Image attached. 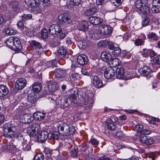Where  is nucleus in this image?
I'll return each mask as SVG.
<instances>
[{
    "label": "nucleus",
    "instance_id": "f257e3e1",
    "mask_svg": "<svg viewBox=\"0 0 160 160\" xmlns=\"http://www.w3.org/2000/svg\"><path fill=\"white\" fill-rule=\"evenodd\" d=\"M58 129L59 133L63 136H70L73 135L75 131L74 127L69 126L66 123H60L58 126Z\"/></svg>",
    "mask_w": 160,
    "mask_h": 160
},
{
    "label": "nucleus",
    "instance_id": "f03ea898",
    "mask_svg": "<svg viewBox=\"0 0 160 160\" xmlns=\"http://www.w3.org/2000/svg\"><path fill=\"white\" fill-rule=\"evenodd\" d=\"M146 3V0H137L136 2L135 6L139 14L145 15L149 12L150 8Z\"/></svg>",
    "mask_w": 160,
    "mask_h": 160
},
{
    "label": "nucleus",
    "instance_id": "7ed1b4c3",
    "mask_svg": "<svg viewBox=\"0 0 160 160\" xmlns=\"http://www.w3.org/2000/svg\"><path fill=\"white\" fill-rule=\"evenodd\" d=\"M25 2L28 6L31 7L32 11L34 13L41 12V10L38 7L39 0H25Z\"/></svg>",
    "mask_w": 160,
    "mask_h": 160
},
{
    "label": "nucleus",
    "instance_id": "20e7f679",
    "mask_svg": "<svg viewBox=\"0 0 160 160\" xmlns=\"http://www.w3.org/2000/svg\"><path fill=\"white\" fill-rule=\"evenodd\" d=\"M58 20L60 24L65 27L72 23L71 17L66 14L62 13L59 15L58 16Z\"/></svg>",
    "mask_w": 160,
    "mask_h": 160
},
{
    "label": "nucleus",
    "instance_id": "39448f33",
    "mask_svg": "<svg viewBox=\"0 0 160 160\" xmlns=\"http://www.w3.org/2000/svg\"><path fill=\"white\" fill-rule=\"evenodd\" d=\"M40 126L37 124H33L28 127L27 132L31 137H34L36 136L39 131H40Z\"/></svg>",
    "mask_w": 160,
    "mask_h": 160
},
{
    "label": "nucleus",
    "instance_id": "423d86ee",
    "mask_svg": "<svg viewBox=\"0 0 160 160\" xmlns=\"http://www.w3.org/2000/svg\"><path fill=\"white\" fill-rule=\"evenodd\" d=\"M104 77L108 79H113L115 77V71L111 67H103Z\"/></svg>",
    "mask_w": 160,
    "mask_h": 160
},
{
    "label": "nucleus",
    "instance_id": "0eeeda50",
    "mask_svg": "<svg viewBox=\"0 0 160 160\" xmlns=\"http://www.w3.org/2000/svg\"><path fill=\"white\" fill-rule=\"evenodd\" d=\"M91 82L93 85L97 88H100L103 86V83L97 75H92L90 77Z\"/></svg>",
    "mask_w": 160,
    "mask_h": 160
},
{
    "label": "nucleus",
    "instance_id": "6e6552de",
    "mask_svg": "<svg viewBox=\"0 0 160 160\" xmlns=\"http://www.w3.org/2000/svg\"><path fill=\"white\" fill-rule=\"evenodd\" d=\"M17 133V130L15 127L5 128L4 129L3 134L8 138H11L15 136Z\"/></svg>",
    "mask_w": 160,
    "mask_h": 160
},
{
    "label": "nucleus",
    "instance_id": "1a4fd4ad",
    "mask_svg": "<svg viewBox=\"0 0 160 160\" xmlns=\"http://www.w3.org/2000/svg\"><path fill=\"white\" fill-rule=\"evenodd\" d=\"M34 120L32 114L29 113L28 114H23L21 116L20 121L23 123H30Z\"/></svg>",
    "mask_w": 160,
    "mask_h": 160
},
{
    "label": "nucleus",
    "instance_id": "9d476101",
    "mask_svg": "<svg viewBox=\"0 0 160 160\" xmlns=\"http://www.w3.org/2000/svg\"><path fill=\"white\" fill-rule=\"evenodd\" d=\"M151 4V10L152 12L157 13L160 12V0H153Z\"/></svg>",
    "mask_w": 160,
    "mask_h": 160
},
{
    "label": "nucleus",
    "instance_id": "9b49d317",
    "mask_svg": "<svg viewBox=\"0 0 160 160\" xmlns=\"http://www.w3.org/2000/svg\"><path fill=\"white\" fill-rule=\"evenodd\" d=\"M82 101L84 104L87 105L88 107L92 105V103L93 102L92 95L90 93L89 95L84 94L82 95Z\"/></svg>",
    "mask_w": 160,
    "mask_h": 160
},
{
    "label": "nucleus",
    "instance_id": "f8f14e48",
    "mask_svg": "<svg viewBox=\"0 0 160 160\" xmlns=\"http://www.w3.org/2000/svg\"><path fill=\"white\" fill-rule=\"evenodd\" d=\"M48 138V132L46 131H42L41 132L39 131L37 135V139L38 142L43 143Z\"/></svg>",
    "mask_w": 160,
    "mask_h": 160
},
{
    "label": "nucleus",
    "instance_id": "ddd939ff",
    "mask_svg": "<svg viewBox=\"0 0 160 160\" xmlns=\"http://www.w3.org/2000/svg\"><path fill=\"white\" fill-rule=\"evenodd\" d=\"M31 45L35 48L38 55L43 53V49L41 44L35 41H33L31 42Z\"/></svg>",
    "mask_w": 160,
    "mask_h": 160
},
{
    "label": "nucleus",
    "instance_id": "4468645a",
    "mask_svg": "<svg viewBox=\"0 0 160 160\" xmlns=\"http://www.w3.org/2000/svg\"><path fill=\"white\" fill-rule=\"evenodd\" d=\"M27 82L26 79L23 78H19L15 84L16 88L18 90L23 89L26 85Z\"/></svg>",
    "mask_w": 160,
    "mask_h": 160
},
{
    "label": "nucleus",
    "instance_id": "2eb2a0df",
    "mask_svg": "<svg viewBox=\"0 0 160 160\" xmlns=\"http://www.w3.org/2000/svg\"><path fill=\"white\" fill-rule=\"evenodd\" d=\"M140 74L143 76H147L152 72L151 69L149 67L144 66L138 70Z\"/></svg>",
    "mask_w": 160,
    "mask_h": 160
},
{
    "label": "nucleus",
    "instance_id": "dca6fc26",
    "mask_svg": "<svg viewBox=\"0 0 160 160\" xmlns=\"http://www.w3.org/2000/svg\"><path fill=\"white\" fill-rule=\"evenodd\" d=\"M88 61V57L84 54L80 55L77 58V63L80 65H83L86 64Z\"/></svg>",
    "mask_w": 160,
    "mask_h": 160
},
{
    "label": "nucleus",
    "instance_id": "f3484780",
    "mask_svg": "<svg viewBox=\"0 0 160 160\" xmlns=\"http://www.w3.org/2000/svg\"><path fill=\"white\" fill-rule=\"evenodd\" d=\"M88 27V22L83 20L79 23L77 28L79 30L85 32L87 30Z\"/></svg>",
    "mask_w": 160,
    "mask_h": 160
},
{
    "label": "nucleus",
    "instance_id": "a211bd4d",
    "mask_svg": "<svg viewBox=\"0 0 160 160\" xmlns=\"http://www.w3.org/2000/svg\"><path fill=\"white\" fill-rule=\"evenodd\" d=\"M12 48V50L17 52H20L22 48V46L20 40L18 38L15 39V43Z\"/></svg>",
    "mask_w": 160,
    "mask_h": 160
},
{
    "label": "nucleus",
    "instance_id": "6ab92c4d",
    "mask_svg": "<svg viewBox=\"0 0 160 160\" xmlns=\"http://www.w3.org/2000/svg\"><path fill=\"white\" fill-rule=\"evenodd\" d=\"M140 140L142 143L148 145H152L154 142L153 139L149 137L148 138L146 136L141 137Z\"/></svg>",
    "mask_w": 160,
    "mask_h": 160
},
{
    "label": "nucleus",
    "instance_id": "aec40b11",
    "mask_svg": "<svg viewBox=\"0 0 160 160\" xmlns=\"http://www.w3.org/2000/svg\"><path fill=\"white\" fill-rule=\"evenodd\" d=\"M89 22L92 24L97 25L103 22V20L98 17L92 16L89 18Z\"/></svg>",
    "mask_w": 160,
    "mask_h": 160
},
{
    "label": "nucleus",
    "instance_id": "412c9836",
    "mask_svg": "<svg viewBox=\"0 0 160 160\" xmlns=\"http://www.w3.org/2000/svg\"><path fill=\"white\" fill-rule=\"evenodd\" d=\"M101 58L103 61L107 62L111 59L112 55L107 52H104L102 53Z\"/></svg>",
    "mask_w": 160,
    "mask_h": 160
},
{
    "label": "nucleus",
    "instance_id": "4be33fe9",
    "mask_svg": "<svg viewBox=\"0 0 160 160\" xmlns=\"http://www.w3.org/2000/svg\"><path fill=\"white\" fill-rule=\"evenodd\" d=\"M19 2L17 1H12L10 5V7L12 11L17 12L19 10Z\"/></svg>",
    "mask_w": 160,
    "mask_h": 160
},
{
    "label": "nucleus",
    "instance_id": "5701e85b",
    "mask_svg": "<svg viewBox=\"0 0 160 160\" xmlns=\"http://www.w3.org/2000/svg\"><path fill=\"white\" fill-rule=\"evenodd\" d=\"M45 114L44 113L37 112L33 114V117L34 118V119L41 121L44 118Z\"/></svg>",
    "mask_w": 160,
    "mask_h": 160
},
{
    "label": "nucleus",
    "instance_id": "b1692460",
    "mask_svg": "<svg viewBox=\"0 0 160 160\" xmlns=\"http://www.w3.org/2000/svg\"><path fill=\"white\" fill-rule=\"evenodd\" d=\"M32 88L34 92L36 93L39 92L42 90V84L39 82H36L32 85Z\"/></svg>",
    "mask_w": 160,
    "mask_h": 160
},
{
    "label": "nucleus",
    "instance_id": "393cba45",
    "mask_svg": "<svg viewBox=\"0 0 160 160\" xmlns=\"http://www.w3.org/2000/svg\"><path fill=\"white\" fill-rule=\"evenodd\" d=\"M16 38L11 37L8 38L6 41V44L12 50V48L15 43V39Z\"/></svg>",
    "mask_w": 160,
    "mask_h": 160
},
{
    "label": "nucleus",
    "instance_id": "a878e982",
    "mask_svg": "<svg viewBox=\"0 0 160 160\" xmlns=\"http://www.w3.org/2000/svg\"><path fill=\"white\" fill-rule=\"evenodd\" d=\"M8 93V90L7 87L3 85H0V97H4Z\"/></svg>",
    "mask_w": 160,
    "mask_h": 160
},
{
    "label": "nucleus",
    "instance_id": "bb28decb",
    "mask_svg": "<svg viewBox=\"0 0 160 160\" xmlns=\"http://www.w3.org/2000/svg\"><path fill=\"white\" fill-rule=\"evenodd\" d=\"M116 77L118 79H122L123 78L124 70L123 68H118L116 70Z\"/></svg>",
    "mask_w": 160,
    "mask_h": 160
},
{
    "label": "nucleus",
    "instance_id": "cd10ccee",
    "mask_svg": "<svg viewBox=\"0 0 160 160\" xmlns=\"http://www.w3.org/2000/svg\"><path fill=\"white\" fill-rule=\"evenodd\" d=\"M88 45V43L86 39H82L79 41L78 42V45L80 48H85Z\"/></svg>",
    "mask_w": 160,
    "mask_h": 160
},
{
    "label": "nucleus",
    "instance_id": "c85d7f7f",
    "mask_svg": "<svg viewBox=\"0 0 160 160\" xmlns=\"http://www.w3.org/2000/svg\"><path fill=\"white\" fill-rule=\"evenodd\" d=\"M97 12V8L94 7L91 8L87 9L84 11L85 14L87 16L93 14Z\"/></svg>",
    "mask_w": 160,
    "mask_h": 160
},
{
    "label": "nucleus",
    "instance_id": "c756f323",
    "mask_svg": "<svg viewBox=\"0 0 160 160\" xmlns=\"http://www.w3.org/2000/svg\"><path fill=\"white\" fill-rule=\"evenodd\" d=\"M48 135L49 139L57 140L59 138V136L58 132H57L50 133L48 134Z\"/></svg>",
    "mask_w": 160,
    "mask_h": 160
},
{
    "label": "nucleus",
    "instance_id": "7c9ffc66",
    "mask_svg": "<svg viewBox=\"0 0 160 160\" xmlns=\"http://www.w3.org/2000/svg\"><path fill=\"white\" fill-rule=\"evenodd\" d=\"M105 35H110L112 34V28L109 25L104 24Z\"/></svg>",
    "mask_w": 160,
    "mask_h": 160
},
{
    "label": "nucleus",
    "instance_id": "2f4dec72",
    "mask_svg": "<svg viewBox=\"0 0 160 160\" xmlns=\"http://www.w3.org/2000/svg\"><path fill=\"white\" fill-rule=\"evenodd\" d=\"M148 39H152L155 41H157L158 39V37L157 34L152 32H150L147 35Z\"/></svg>",
    "mask_w": 160,
    "mask_h": 160
},
{
    "label": "nucleus",
    "instance_id": "473e14b6",
    "mask_svg": "<svg viewBox=\"0 0 160 160\" xmlns=\"http://www.w3.org/2000/svg\"><path fill=\"white\" fill-rule=\"evenodd\" d=\"M150 19L149 16H146L142 20V25L143 27H146L149 25Z\"/></svg>",
    "mask_w": 160,
    "mask_h": 160
},
{
    "label": "nucleus",
    "instance_id": "72a5a7b5",
    "mask_svg": "<svg viewBox=\"0 0 160 160\" xmlns=\"http://www.w3.org/2000/svg\"><path fill=\"white\" fill-rule=\"evenodd\" d=\"M58 52L64 57L68 53V51L65 48L62 47L58 49Z\"/></svg>",
    "mask_w": 160,
    "mask_h": 160
},
{
    "label": "nucleus",
    "instance_id": "f704fd0d",
    "mask_svg": "<svg viewBox=\"0 0 160 160\" xmlns=\"http://www.w3.org/2000/svg\"><path fill=\"white\" fill-rule=\"evenodd\" d=\"M5 33L8 35H14L16 33V30L12 28L8 27L5 30Z\"/></svg>",
    "mask_w": 160,
    "mask_h": 160
},
{
    "label": "nucleus",
    "instance_id": "c9c22d12",
    "mask_svg": "<svg viewBox=\"0 0 160 160\" xmlns=\"http://www.w3.org/2000/svg\"><path fill=\"white\" fill-rule=\"evenodd\" d=\"M58 86L55 83H50L48 85V88L49 90L52 92L56 91L58 89Z\"/></svg>",
    "mask_w": 160,
    "mask_h": 160
},
{
    "label": "nucleus",
    "instance_id": "e433bc0d",
    "mask_svg": "<svg viewBox=\"0 0 160 160\" xmlns=\"http://www.w3.org/2000/svg\"><path fill=\"white\" fill-rule=\"evenodd\" d=\"M111 62L112 65V66L113 67H116L119 65L121 63V61L117 58L113 59L112 60Z\"/></svg>",
    "mask_w": 160,
    "mask_h": 160
},
{
    "label": "nucleus",
    "instance_id": "4c0bfd02",
    "mask_svg": "<svg viewBox=\"0 0 160 160\" xmlns=\"http://www.w3.org/2000/svg\"><path fill=\"white\" fill-rule=\"evenodd\" d=\"M57 24H53L51 25L49 28L48 32L50 34L54 35Z\"/></svg>",
    "mask_w": 160,
    "mask_h": 160
},
{
    "label": "nucleus",
    "instance_id": "58836bf2",
    "mask_svg": "<svg viewBox=\"0 0 160 160\" xmlns=\"http://www.w3.org/2000/svg\"><path fill=\"white\" fill-rule=\"evenodd\" d=\"M121 52V50L118 47H116L114 48L113 51L112 52V54L115 57L119 56Z\"/></svg>",
    "mask_w": 160,
    "mask_h": 160
},
{
    "label": "nucleus",
    "instance_id": "ea45409f",
    "mask_svg": "<svg viewBox=\"0 0 160 160\" xmlns=\"http://www.w3.org/2000/svg\"><path fill=\"white\" fill-rule=\"evenodd\" d=\"M106 125L108 129L112 130H115L116 129V126L113 123L109 122L108 121L105 122Z\"/></svg>",
    "mask_w": 160,
    "mask_h": 160
},
{
    "label": "nucleus",
    "instance_id": "a19ab883",
    "mask_svg": "<svg viewBox=\"0 0 160 160\" xmlns=\"http://www.w3.org/2000/svg\"><path fill=\"white\" fill-rule=\"evenodd\" d=\"M48 35L47 30L45 28L43 29L42 30L41 38L43 39H46L47 38Z\"/></svg>",
    "mask_w": 160,
    "mask_h": 160
},
{
    "label": "nucleus",
    "instance_id": "79ce46f5",
    "mask_svg": "<svg viewBox=\"0 0 160 160\" xmlns=\"http://www.w3.org/2000/svg\"><path fill=\"white\" fill-rule=\"evenodd\" d=\"M33 93H31L28 95V102L31 103H33L36 100L35 98L33 96Z\"/></svg>",
    "mask_w": 160,
    "mask_h": 160
},
{
    "label": "nucleus",
    "instance_id": "37998d69",
    "mask_svg": "<svg viewBox=\"0 0 160 160\" xmlns=\"http://www.w3.org/2000/svg\"><path fill=\"white\" fill-rule=\"evenodd\" d=\"M123 0H110L112 4L116 7H118L120 5Z\"/></svg>",
    "mask_w": 160,
    "mask_h": 160
},
{
    "label": "nucleus",
    "instance_id": "c03bdc74",
    "mask_svg": "<svg viewBox=\"0 0 160 160\" xmlns=\"http://www.w3.org/2000/svg\"><path fill=\"white\" fill-rule=\"evenodd\" d=\"M44 156L42 153H38L36 154L34 157V160H43Z\"/></svg>",
    "mask_w": 160,
    "mask_h": 160
},
{
    "label": "nucleus",
    "instance_id": "a18cd8bd",
    "mask_svg": "<svg viewBox=\"0 0 160 160\" xmlns=\"http://www.w3.org/2000/svg\"><path fill=\"white\" fill-rule=\"evenodd\" d=\"M104 24H102L99 26L98 29V32L103 35H105L104 28Z\"/></svg>",
    "mask_w": 160,
    "mask_h": 160
},
{
    "label": "nucleus",
    "instance_id": "49530a36",
    "mask_svg": "<svg viewBox=\"0 0 160 160\" xmlns=\"http://www.w3.org/2000/svg\"><path fill=\"white\" fill-rule=\"evenodd\" d=\"M81 2V0H70L69 4L70 5L75 6L78 5Z\"/></svg>",
    "mask_w": 160,
    "mask_h": 160
},
{
    "label": "nucleus",
    "instance_id": "de8ad7c7",
    "mask_svg": "<svg viewBox=\"0 0 160 160\" xmlns=\"http://www.w3.org/2000/svg\"><path fill=\"white\" fill-rule=\"evenodd\" d=\"M109 42L107 40H104L100 41L98 44V45L99 47L107 45Z\"/></svg>",
    "mask_w": 160,
    "mask_h": 160
},
{
    "label": "nucleus",
    "instance_id": "09e8293b",
    "mask_svg": "<svg viewBox=\"0 0 160 160\" xmlns=\"http://www.w3.org/2000/svg\"><path fill=\"white\" fill-rule=\"evenodd\" d=\"M8 19V18L5 16L0 15V24L6 23Z\"/></svg>",
    "mask_w": 160,
    "mask_h": 160
},
{
    "label": "nucleus",
    "instance_id": "8fccbe9b",
    "mask_svg": "<svg viewBox=\"0 0 160 160\" xmlns=\"http://www.w3.org/2000/svg\"><path fill=\"white\" fill-rule=\"evenodd\" d=\"M54 73L55 77L57 78H60L62 76L61 71L60 69H57L54 72Z\"/></svg>",
    "mask_w": 160,
    "mask_h": 160
},
{
    "label": "nucleus",
    "instance_id": "3c124183",
    "mask_svg": "<svg viewBox=\"0 0 160 160\" xmlns=\"http://www.w3.org/2000/svg\"><path fill=\"white\" fill-rule=\"evenodd\" d=\"M80 78V75L77 73H74L72 74L71 76V78H72L74 81L79 79Z\"/></svg>",
    "mask_w": 160,
    "mask_h": 160
},
{
    "label": "nucleus",
    "instance_id": "603ef678",
    "mask_svg": "<svg viewBox=\"0 0 160 160\" xmlns=\"http://www.w3.org/2000/svg\"><path fill=\"white\" fill-rule=\"evenodd\" d=\"M54 35H58V33H60L62 31V27L59 25L57 24V26L56 27Z\"/></svg>",
    "mask_w": 160,
    "mask_h": 160
},
{
    "label": "nucleus",
    "instance_id": "864d4df0",
    "mask_svg": "<svg viewBox=\"0 0 160 160\" xmlns=\"http://www.w3.org/2000/svg\"><path fill=\"white\" fill-rule=\"evenodd\" d=\"M144 42L142 39L138 38L136 39L134 43L136 45L139 46L142 45Z\"/></svg>",
    "mask_w": 160,
    "mask_h": 160
},
{
    "label": "nucleus",
    "instance_id": "5fc2aeb1",
    "mask_svg": "<svg viewBox=\"0 0 160 160\" xmlns=\"http://www.w3.org/2000/svg\"><path fill=\"white\" fill-rule=\"evenodd\" d=\"M17 25L19 29L22 31L23 30L24 25L22 21H19L17 23Z\"/></svg>",
    "mask_w": 160,
    "mask_h": 160
},
{
    "label": "nucleus",
    "instance_id": "6e6d98bb",
    "mask_svg": "<svg viewBox=\"0 0 160 160\" xmlns=\"http://www.w3.org/2000/svg\"><path fill=\"white\" fill-rule=\"evenodd\" d=\"M32 17L31 14H29L27 15H24L22 17V19L23 21H26L31 19Z\"/></svg>",
    "mask_w": 160,
    "mask_h": 160
},
{
    "label": "nucleus",
    "instance_id": "4d7b16f0",
    "mask_svg": "<svg viewBox=\"0 0 160 160\" xmlns=\"http://www.w3.org/2000/svg\"><path fill=\"white\" fill-rule=\"evenodd\" d=\"M90 142L92 145L96 146L98 145L99 144V142L97 140L94 138L91 139Z\"/></svg>",
    "mask_w": 160,
    "mask_h": 160
},
{
    "label": "nucleus",
    "instance_id": "13d9d810",
    "mask_svg": "<svg viewBox=\"0 0 160 160\" xmlns=\"http://www.w3.org/2000/svg\"><path fill=\"white\" fill-rule=\"evenodd\" d=\"M142 56L143 57L147 58L149 56V54L148 53V49H143L142 51Z\"/></svg>",
    "mask_w": 160,
    "mask_h": 160
},
{
    "label": "nucleus",
    "instance_id": "bf43d9fd",
    "mask_svg": "<svg viewBox=\"0 0 160 160\" xmlns=\"http://www.w3.org/2000/svg\"><path fill=\"white\" fill-rule=\"evenodd\" d=\"M91 38L93 39H99V36L98 34L95 32H93L91 34Z\"/></svg>",
    "mask_w": 160,
    "mask_h": 160
},
{
    "label": "nucleus",
    "instance_id": "052dcab7",
    "mask_svg": "<svg viewBox=\"0 0 160 160\" xmlns=\"http://www.w3.org/2000/svg\"><path fill=\"white\" fill-rule=\"evenodd\" d=\"M26 35L29 37H31L34 35V32L32 30L28 29L26 32Z\"/></svg>",
    "mask_w": 160,
    "mask_h": 160
},
{
    "label": "nucleus",
    "instance_id": "680f3d73",
    "mask_svg": "<svg viewBox=\"0 0 160 160\" xmlns=\"http://www.w3.org/2000/svg\"><path fill=\"white\" fill-rule=\"evenodd\" d=\"M148 53L149 56L151 58L153 57L155 55V53L152 50L148 49Z\"/></svg>",
    "mask_w": 160,
    "mask_h": 160
},
{
    "label": "nucleus",
    "instance_id": "e2e57ef3",
    "mask_svg": "<svg viewBox=\"0 0 160 160\" xmlns=\"http://www.w3.org/2000/svg\"><path fill=\"white\" fill-rule=\"evenodd\" d=\"M153 61L155 63L160 65V55L155 57L154 58Z\"/></svg>",
    "mask_w": 160,
    "mask_h": 160
},
{
    "label": "nucleus",
    "instance_id": "0e129e2a",
    "mask_svg": "<svg viewBox=\"0 0 160 160\" xmlns=\"http://www.w3.org/2000/svg\"><path fill=\"white\" fill-rule=\"evenodd\" d=\"M151 132V131L147 129H142L141 132V134L143 135H149Z\"/></svg>",
    "mask_w": 160,
    "mask_h": 160
},
{
    "label": "nucleus",
    "instance_id": "69168bd1",
    "mask_svg": "<svg viewBox=\"0 0 160 160\" xmlns=\"http://www.w3.org/2000/svg\"><path fill=\"white\" fill-rule=\"evenodd\" d=\"M70 104L68 99L67 98L65 99L63 105H62L63 107L66 108L68 107Z\"/></svg>",
    "mask_w": 160,
    "mask_h": 160
},
{
    "label": "nucleus",
    "instance_id": "338daca9",
    "mask_svg": "<svg viewBox=\"0 0 160 160\" xmlns=\"http://www.w3.org/2000/svg\"><path fill=\"white\" fill-rule=\"evenodd\" d=\"M42 4L44 7L48 6L50 3L49 0H42Z\"/></svg>",
    "mask_w": 160,
    "mask_h": 160
},
{
    "label": "nucleus",
    "instance_id": "774afa93",
    "mask_svg": "<svg viewBox=\"0 0 160 160\" xmlns=\"http://www.w3.org/2000/svg\"><path fill=\"white\" fill-rule=\"evenodd\" d=\"M143 126L141 124H137L136 126V128L138 132H141L142 130Z\"/></svg>",
    "mask_w": 160,
    "mask_h": 160
}]
</instances>
